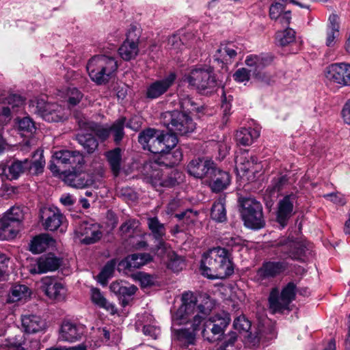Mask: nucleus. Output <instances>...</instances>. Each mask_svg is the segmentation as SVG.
I'll return each instance as SVG.
<instances>
[{"mask_svg": "<svg viewBox=\"0 0 350 350\" xmlns=\"http://www.w3.org/2000/svg\"><path fill=\"white\" fill-rule=\"evenodd\" d=\"M230 322L228 313L221 312L209 317L204 322L202 334L208 342L216 340L221 336Z\"/></svg>", "mask_w": 350, "mask_h": 350, "instance_id": "9", "label": "nucleus"}, {"mask_svg": "<svg viewBox=\"0 0 350 350\" xmlns=\"http://www.w3.org/2000/svg\"><path fill=\"white\" fill-rule=\"evenodd\" d=\"M158 132L159 131L155 129H148L139 133L138 141L139 144L142 145L144 150H147Z\"/></svg>", "mask_w": 350, "mask_h": 350, "instance_id": "53", "label": "nucleus"}, {"mask_svg": "<svg viewBox=\"0 0 350 350\" xmlns=\"http://www.w3.org/2000/svg\"><path fill=\"white\" fill-rule=\"evenodd\" d=\"M44 228L50 231L56 230L62 224L64 216L57 208H44L41 211Z\"/></svg>", "mask_w": 350, "mask_h": 350, "instance_id": "28", "label": "nucleus"}, {"mask_svg": "<svg viewBox=\"0 0 350 350\" xmlns=\"http://www.w3.org/2000/svg\"><path fill=\"white\" fill-rule=\"evenodd\" d=\"M110 290L116 295L122 296H131L135 293L137 290L134 285H124L122 282H113L110 285Z\"/></svg>", "mask_w": 350, "mask_h": 350, "instance_id": "50", "label": "nucleus"}, {"mask_svg": "<svg viewBox=\"0 0 350 350\" xmlns=\"http://www.w3.org/2000/svg\"><path fill=\"white\" fill-rule=\"evenodd\" d=\"M176 77V74L174 72H170L163 79L156 80L150 83L146 90V97L150 99H155L160 97L174 84Z\"/></svg>", "mask_w": 350, "mask_h": 350, "instance_id": "15", "label": "nucleus"}, {"mask_svg": "<svg viewBox=\"0 0 350 350\" xmlns=\"http://www.w3.org/2000/svg\"><path fill=\"white\" fill-rule=\"evenodd\" d=\"M200 43H201V40L199 38L191 33H187L183 38H180L177 35L170 36L168 39L167 44L170 50L178 53L183 49L185 44L190 48H196V46H199Z\"/></svg>", "mask_w": 350, "mask_h": 350, "instance_id": "26", "label": "nucleus"}, {"mask_svg": "<svg viewBox=\"0 0 350 350\" xmlns=\"http://www.w3.org/2000/svg\"><path fill=\"white\" fill-rule=\"evenodd\" d=\"M296 286L289 282L282 289L280 295L278 288H273L269 297V308L272 313H282L289 310V305L295 298Z\"/></svg>", "mask_w": 350, "mask_h": 350, "instance_id": "7", "label": "nucleus"}, {"mask_svg": "<svg viewBox=\"0 0 350 350\" xmlns=\"http://www.w3.org/2000/svg\"><path fill=\"white\" fill-rule=\"evenodd\" d=\"M175 217L179 221H183V223L188 226L197 220L198 212L192 209H187L185 211L175 214Z\"/></svg>", "mask_w": 350, "mask_h": 350, "instance_id": "57", "label": "nucleus"}, {"mask_svg": "<svg viewBox=\"0 0 350 350\" xmlns=\"http://www.w3.org/2000/svg\"><path fill=\"white\" fill-rule=\"evenodd\" d=\"M8 343V346L14 350H39L41 346L38 339L21 332L14 337L9 338Z\"/></svg>", "mask_w": 350, "mask_h": 350, "instance_id": "16", "label": "nucleus"}, {"mask_svg": "<svg viewBox=\"0 0 350 350\" xmlns=\"http://www.w3.org/2000/svg\"><path fill=\"white\" fill-rule=\"evenodd\" d=\"M285 8L282 3H275L271 4L269 8V16L272 20H275L279 18V16L285 12Z\"/></svg>", "mask_w": 350, "mask_h": 350, "instance_id": "62", "label": "nucleus"}, {"mask_svg": "<svg viewBox=\"0 0 350 350\" xmlns=\"http://www.w3.org/2000/svg\"><path fill=\"white\" fill-rule=\"evenodd\" d=\"M118 68L116 59L105 55H94L86 65L91 80L99 85L107 83L114 77Z\"/></svg>", "mask_w": 350, "mask_h": 350, "instance_id": "3", "label": "nucleus"}, {"mask_svg": "<svg viewBox=\"0 0 350 350\" xmlns=\"http://www.w3.org/2000/svg\"><path fill=\"white\" fill-rule=\"evenodd\" d=\"M213 308V301L208 297L198 304L197 297L193 292H184L181 296V305L172 314V325H180L191 322L193 330L173 329L174 340L184 347L193 345L196 338L195 332L200 329L201 323L210 314Z\"/></svg>", "mask_w": 350, "mask_h": 350, "instance_id": "1", "label": "nucleus"}, {"mask_svg": "<svg viewBox=\"0 0 350 350\" xmlns=\"http://www.w3.org/2000/svg\"><path fill=\"white\" fill-rule=\"evenodd\" d=\"M53 243L54 240L51 237L42 234L33 238L30 244V250L35 254L42 253Z\"/></svg>", "mask_w": 350, "mask_h": 350, "instance_id": "40", "label": "nucleus"}, {"mask_svg": "<svg viewBox=\"0 0 350 350\" xmlns=\"http://www.w3.org/2000/svg\"><path fill=\"white\" fill-rule=\"evenodd\" d=\"M54 159L58 164L65 166H72V169L78 165L84 164L83 155L77 150H62L57 151L53 154Z\"/></svg>", "mask_w": 350, "mask_h": 350, "instance_id": "24", "label": "nucleus"}, {"mask_svg": "<svg viewBox=\"0 0 350 350\" xmlns=\"http://www.w3.org/2000/svg\"><path fill=\"white\" fill-rule=\"evenodd\" d=\"M83 96V94L77 88H69L66 90L65 99L68 103V107H72L80 103Z\"/></svg>", "mask_w": 350, "mask_h": 350, "instance_id": "52", "label": "nucleus"}, {"mask_svg": "<svg viewBox=\"0 0 350 350\" xmlns=\"http://www.w3.org/2000/svg\"><path fill=\"white\" fill-rule=\"evenodd\" d=\"M241 215L245 226L252 229H260L265 226L262 207L259 202L252 198L241 202Z\"/></svg>", "mask_w": 350, "mask_h": 350, "instance_id": "8", "label": "nucleus"}, {"mask_svg": "<svg viewBox=\"0 0 350 350\" xmlns=\"http://www.w3.org/2000/svg\"><path fill=\"white\" fill-rule=\"evenodd\" d=\"M163 120L169 131L176 135H187L196 128V124L189 115L181 111H167L163 113Z\"/></svg>", "mask_w": 350, "mask_h": 350, "instance_id": "4", "label": "nucleus"}, {"mask_svg": "<svg viewBox=\"0 0 350 350\" xmlns=\"http://www.w3.org/2000/svg\"><path fill=\"white\" fill-rule=\"evenodd\" d=\"M215 164L213 161L204 159H196L191 160L187 165L189 174L197 178L208 177Z\"/></svg>", "mask_w": 350, "mask_h": 350, "instance_id": "25", "label": "nucleus"}, {"mask_svg": "<svg viewBox=\"0 0 350 350\" xmlns=\"http://www.w3.org/2000/svg\"><path fill=\"white\" fill-rule=\"evenodd\" d=\"M250 72L247 68H241L234 73L233 78L239 83L247 82L250 80Z\"/></svg>", "mask_w": 350, "mask_h": 350, "instance_id": "63", "label": "nucleus"}, {"mask_svg": "<svg viewBox=\"0 0 350 350\" xmlns=\"http://www.w3.org/2000/svg\"><path fill=\"white\" fill-rule=\"evenodd\" d=\"M225 203V196H220L213 203L211 210V217L213 220L217 222H224L226 220Z\"/></svg>", "mask_w": 350, "mask_h": 350, "instance_id": "42", "label": "nucleus"}, {"mask_svg": "<svg viewBox=\"0 0 350 350\" xmlns=\"http://www.w3.org/2000/svg\"><path fill=\"white\" fill-rule=\"evenodd\" d=\"M147 224L150 234L156 241L157 250L165 248L164 237L165 235V228L163 224L161 223L156 217L148 218Z\"/></svg>", "mask_w": 350, "mask_h": 350, "instance_id": "32", "label": "nucleus"}, {"mask_svg": "<svg viewBox=\"0 0 350 350\" xmlns=\"http://www.w3.org/2000/svg\"><path fill=\"white\" fill-rule=\"evenodd\" d=\"M86 128L90 129L94 134H95L102 140L106 139L110 133L109 129L104 128L103 126L93 122L87 123Z\"/></svg>", "mask_w": 350, "mask_h": 350, "instance_id": "56", "label": "nucleus"}, {"mask_svg": "<svg viewBox=\"0 0 350 350\" xmlns=\"http://www.w3.org/2000/svg\"><path fill=\"white\" fill-rule=\"evenodd\" d=\"M202 274L210 279H224L234 273L230 254L223 247H213L205 252L201 260Z\"/></svg>", "mask_w": 350, "mask_h": 350, "instance_id": "2", "label": "nucleus"}, {"mask_svg": "<svg viewBox=\"0 0 350 350\" xmlns=\"http://www.w3.org/2000/svg\"><path fill=\"white\" fill-rule=\"evenodd\" d=\"M233 326L239 332H248L251 327V323L245 316L241 315L234 319Z\"/></svg>", "mask_w": 350, "mask_h": 350, "instance_id": "60", "label": "nucleus"}, {"mask_svg": "<svg viewBox=\"0 0 350 350\" xmlns=\"http://www.w3.org/2000/svg\"><path fill=\"white\" fill-rule=\"evenodd\" d=\"M42 291L51 299L56 301L64 300L66 297V290L64 286L57 282L55 278L44 277L41 280Z\"/></svg>", "mask_w": 350, "mask_h": 350, "instance_id": "19", "label": "nucleus"}, {"mask_svg": "<svg viewBox=\"0 0 350 350\" xmlns=\"http://www.w3.org/2000/svg\"><path fill=\"white\" fill-rule=\"evenodd\" d=\"M28 159L23 161H14L7 169L4 170L5 176L10 180L17 179L21 174L27 169Z\"/></svg>", "mask_w": 350, "mask_h": 350, "instance_id": "45", "label": "nucleus"}, {"mask_svg": "<svg viewBox=\"0 0 350 350\" xmlns=\"http://www.w3.org/2000/svg\"><path fill=\"white\" fill-rule=\"evenodd\" d=\"M238 52H241V49L232 43L221 44L214 55V59L224 64H230Z\"/></svg>", "mask_w": 350, "mask_h": 350, "instance_id": "31", "label": "nucleus"}, {"mask_svg": "<svg viewBox=\"0 0 350 350\" xmlns=\"http://www.w3.org/2000/svg\"><path fill=\"white\" fill-rule=\"evenodd\" d=\"M17 124L19 131L23 132V135L32 134L36 130L34 122L29 117H24L18 119Z\"/></svg>", "mask_w": 350, "mask_h": 350, "instance_id": "55", "label": "nucleus"}, {"mask_svg": "<svg viewBox=\"0 0 350 350\" xmlns=\"http://www.w3.org/2000/svg\"><path fill=\"white\" fill-rule=\"evenodd\" d=\"M105 156L113 175L117 176L119 174L121 168V149L120 148H116L113 150L107 151L105 153Z\"/></svg>", "mask_w": 350, "mask_h": 350, "instance_id": "44", "label": "nucleus"}, {"mask_svg": "<svg viewBox=\"0 0 350 350\" xmlns=\"http://www.w3.org/2000/svg\"><path fill=\"white\" fill-rule=\"evenodd\" d=\"M152 260V257L150 254H133L126 257L120 265L128 269H138Z\"/></svg>", "mask_w": 350, "mask_h": 350, "instance_id": "35", "label": "nucleus"}, {"mask_svg": "<svg viewBox=\"0 0 350 350\" xmlns=\"http://www.w3.org/2000/svg\"><path fill=\"white\" fill-rule=\"evenodd\" d=\"M126 118H120L116 120L111 126L109 128L110 132L112 133L113 135L114 141L116 144L119 143L124 136V129L126 126L128 128L131 129H137V126H133L131 124L132 120H130L129 122L126 123Z\"/></svg>", "mask_w": 350, "mask_h": 350, "instance_id": "39", "label": "nucleus"}, {"mask_svg": "<svg viewBox=\"0 0 350 350\" xmlns=\"http://www.w3.org/2000/svg\"><path fill=\"white\" fill-rule=\"evenodd\" d=\"M258 159L254 156H240L236 159L237 167L243 172L254 173L258 170Z\"/></svg>", "mask_w": 350, "mask_h": 350, "instance_id": "43", "label": "nucleus"}, {"mask_svg": "<svg viewBox=\"0 0 350 350\" xmlns=\"http://www.w3.org/2000/svg\"><path fill=\"white\" fill-rule=\"evenodd\" d=\"M339 18L336 14H332L328 18V23L325 31V45L332 47L336 43L340 36Z\"/></svg>", "mask_w": 350, "mask_h": 350, "instance_id": "33", "label": "nucleus"}, {"mask_svg": "<svg viewBox=\"0 0 350 350\" xmlns=\"http://www.w3.org/2000/svg\"><path fill=\"white\" fill-rule=\"evenodd\" d=\"M184 266L185 262L183 259L174 254L171 256L170 260L167 263L168 268L175 272H178L182 270Z\"/></svg>", "mask_w": 350, "mask_h": 350, "instance_id": "61", "label": "nucleus"}, {"mask_svg": "<svg viewBox=\"0 0 350 350\" xmlns=\"http://www.w3.org/2000/svg\"><path fill=\"white\" fill-rule=\"evenodd\" d=\"M295 40V31L291 28L277 32L276 40L282 46L293 43Z\"/></svg>", "mask_w": 350, "mask_h": 350, "instance_id": "51", "label": "nucleus"}, {"mask_svg": "<svg viewBox=\"0 0 350 350\" xmlns=\"http://www.w3.org/2000/svg\"><path fill=\"white\" fill-rule=\"evenodd\" d=\"M208 178L209 179V187L215 193H219L227 189L231 182L230 174L216 167L215 165Z\"/></svg>", "mask_w": 350, "mask_h": 350, "instance_id": "21", "label": "nucleus"}, {"mask_svg": "<svg viewBox=\"0 0 350 350\" xmlns=\"http://www.w3.org/2000/svg\"><path fill=\"white\" fill-rule=\"evenodd\" d=\"M163 148L166 150H171L176 146L178 143L176 134L174 133H161Z\"/></svg>", "mask_w": 350, "mask_h": 350, "instance_id": "59", "label": "nucleus"}, {"mask_svg": "<svg viewBox=\"0 0 350 350\" xmlns=\"http://www.w3.org/2000/svg\"><path fill=\"white\" fill-rule=\"evenodd\" d=\"M296 202V196L294 194L286 196L282 199L278 206L277 221L284 227L289 218L292 216L293 211V205Z\"/></svg>", "mask_w": 350, "mask_h": 350, "instance_id": "27", "label": "nucleus"}, {"mask_svg": "<svg viewBox=\"0 0 350 350\" xmlns=\"http://www.w3.org/2000/svg\"><path fill=\"white\" fill-rule=\"evenodd\" d=\"M287 183L288 178L286 175H278L272 180L267 191H269L271 195H273L275 193L280 191Z\"/></svg>", "mask_w": 350, "mask_h": 350, "instance_id": "54", "label": "nucleus"}, {"mask_svg": "<svg viewBox=\"0 0 350 350\" xmlns=\"http://www.w3.org/2000/svg\"><path fill=\"white\" fill-rule=\"evenodd\" d=\"M64 181L68 185L77 189H83L92 184L88 174L76 168L64 172Z\"/></svg>", "mask_w": 350, "mask_h": 350, "instance_id": "22", "label": "nucleus"}, {"mask_svg": "<svg viewBox=\"0 0 350 350\" xmlns=\"http://www.w3.org/2000/svg\"><path fill=\"white\" fill-rule=\"evenodd\" d=\"M260 135V131L254 128H243L236 133L237 142L243 146L252 144Z\"/></svg>", "mask_w": 350, "mask_h": 350, "instance_id": "38", "label": "nucleus"}, {"mask_svg": "<svg viewBox=\"0 0 350 350\" xmlns=\"http://www.w3.org/2000/svg\"><path fill=\"white\" fill-rule=\"evenodd\" d=\"M61 265V260L52 254L43 255L38 258L28 266L31 274H42L57 270Z\"/></svg>", "mask_w": 350, "mask_h": 350, "instance_id": "13", "label": "nucleus"}, {"mask_svg": "<svg viewBox=\"0 0 350 350\" xmlns=\"http://www.w3.org/2000/svg\"><path fill=\"white\" fill-rule=\"evenodd\" d=\"M287 268V265L281 261L264 262L262 266L257 270L256 278L259 282L274 278L284 272Z\"/></svg>", "mask_w": 350, "mask_h": 350, "instance_id": "20", "label": "nucleus"}, {"mask_svg": "<svg viewBox=\"0 0 350 350\" xmlns=\"http://www.w3.org/2000/svg\"><path fill=\"white\" fill-rule=\"evenodd\" d=\"M117 262L116 259L108 261L98 275V282L102 285L107 284L108 280L112 277Z\"/></svg>", "mask_w": 350, "mask_h": 350, "instance_id": "49", "label": "nucleus"}, {"mask_svg": "<svg viewBox=\"0 0 350 350\" xmlns=\"http://www.w3.org/2000/svg\"><path fill=\"white\" fill-rule=\"evenodd\" d=\"M79 233L81 242L86 245L96 243L102 236L100 227L97 224L83 223L80 226Z\"/></svg>", "mask_w": 350, "mask_h": 350, "instance_id": "30", "label": "nucleus"}, {"mask_svg": "<svg viewBox=\"0 0 350 350\" xmlns=\"http://www.w3.org/2000/svg\"><path fill=\"white\" fill-rule=\"evenodd\" d=\"M277 245L281 247V251L286 254L291 259L303 260V258L305 256L306 247L300 241L289 238H282L278 242Z\"/></svg>", "mask_w": 350, "mask_h": 350, "instance_id": "17", "label": "nucleus"}, {"mask_svg": "<svg viewBox=\"0 0 350 350\" xmlns=\"http://www.w3.org/2000/svg\"><path fill=\"white\" fill-rule=\"evenodd\" d=\"M36 112L45 121L58 122L67 118L66 109L57 103H45L39 100L37 103Z\"/></svg>", "mask_w": 350, "mask_h": 350, "instance_id": "10", "label": "nucleus"}, {"mask_svg": "<svg viewBox=\"0 0 350 350\" xmlns=\"http://www.w3.org/2000/svg\"><path fill=\"white\" fill-rule=\"evenodd\" d=\"M24 103L23 98L17 94H10L0 96V116L9 118L11 111H16V109L22 106Z\"/></svg>", "mask_w": 350, "mask_h": 350, "instance_id": "29", "label": "nucleus"}, {"mask_svg": "<svg viewBox=\"0 0 350 350\" xmlns=\"http://www.w3.org/2000/svg\"><path fill=\"white\" fill-rule=\"evenodd\" d=\"M85 329V326L82 324L64 321L61 326L59 338L63 341L75 342L81 339Z\"/></svg>", "mask_w": 350, "mask_h": 350, "instance_id": "18", "label": "nucleus"}, {"mask_svg": "<svg viewBox=\"0 0 350 350\" xmlns=\"http://www.w3.org/2000/svg\"><path fill=\"white\" fill-rule=\"evenodd\" d=\"M22 325L27 333H36L45 327V322L36 315H25L22 317Z\"/></svg>", "mask_w": 350, "mask_h": 350, "instance_id": "37", "label": "nucleus"}, {"mask_svg": "<svg viewBox=\"0 0 350 350\" xmlns=\"http://www.w3.org/2000/svg\"><path fill=\"white\" fill-rule=\"evenodd\" d=\"M325 77L340 85L350 86V64H332L326 68Z\"/></svg>", "mask_w": 350, "mask_h": 350, "instance_id": "12", "label": "nucleus"}, {"mask_svg": "<svg viewBox=\"0 0 350 350\" xmlns=\"http://www.w3.org/2000/svg\"><path fill=\"white\" fill-rule=\"evenodd\" d=\"M23 217V208L14 206L8 210L0 219V237L4 239L14 238L20 230Z\"/></svg>", "mask_w": 350, "mask_h": 350, "instance_id": "5", "label": "nucleus"}, {"mask_svg": "<svg viewBox=\"0 0 350 350\" xmlns=\"http://www.w3.org/2000/svg\"><path fill=\"white\" fill-rule=\"evenodd\" d=\"M77 139L88 153L94 152L98 148V143L92 133H79L77 136Z\"/></svg>", "mask_w": 350, "mask_h": 350, "instance_id": "46", "label": "nucleus"}, {"mask_svg": "<svg viewBox=\"0 0 350 350\" xmlns=\"http://www.w3.org/2000/svg\"><path fill=\"white\" fill-rule=\"evenodd\" d=\"M139 34L136 27H131L126 38L118 49V54L124 61L135 59L139 53Z\"/></svg>", "mask_w": 350, "mask_h": 350, "instance_id": "11", "label": "nucleus"}, {"mask_svg": "<svg viewBox=\"0 0 350 350\" xmlns=\"http://www.w3.org/2000/svg\"><path fill=\"white\" fill-rule=\"evenodd\" d=\"M183 81L200 93L208 92L216 86L215 77L209 69H193L185 75Z\"/></svg>", "mask_w": 350, "mask_h": 350, "instance_id": "6", "label": "nucleus"}, {"mask_svg": "<svg viewBox=\"0 0 350 350\" xmlns=\"http://www.w3.org/2000/svg\"><path fill=\"white\" fill-rule=\"evenodd\" d=\"M33 161L28 160L27 169L32 174L38 175L43 172L45 165L42 152L37 150L33 154Z\"/></svg>", "mask_w": 350, "mask_h": 350, "instance_id": "47", "label": "nucleus"}, {"mask_svg": "<svg viewBox=\"0 0 350 350\" xmlns=\"http://www.w3.org/2000/svg\"><path fill=\"white\" fill-rule=\"evenodd\" d=\"M179 102L183 113H193L200 111L199 104L193 100L189 95L186 94H180Z\"/></svg>", "mask_w": 350, "mask_h": 350, "instance_id": "48", "label": "nucleus"}, {"mask_svg": "<svg viewBox=\"0 0 350 350\" xmlns=\"http://www.w3.org/2000/svg\"><path fill=\"white\" fill-rule=\"evenodd\" d=\"M90 299L92 302L100 308L105 309L111 314H115L118 310L116 306L109 302L98 288L92 287L90 289Z\"/></svg>", "mask_w": 350, "mask_h": 350, "instance_id": "34", "label": "nucleus"}, {"mask_svg": "<svg viewBox=\"0 0 350 350\" xmlns=\"http://www.w3.org/2000/svg\"><path fill=\"white\" fill-rule=\"evenodd\" d=\"M237 339V335L236 333H230L224 344L220 347L219 350H234V345Z\"/></svg>", "mask_w": 350, "mask_h": 350, "instance_id": "64", "label": "nucleus"}, {"mask_svg": "<svg viewBox=\"0 0 350 350\" xmlns=\"http://www.w3.org/2000/svg\"><path fill=\"white\" fill-rule=\"evenodd\" d=\"M31 294L30 288L24 284H14L10 288L8 297V303L26 301Z\"/></svg>", "mask_w": 350, "mask_h": 350, "instance_id": "36", "label": "nucleus"}, {"mask_svg": "<svg viewBox=\"0 0 350 350\" xmlns=\"http://www.w3.org/2000/svg\"><path fill=\"white\" fill-rule=\"evenodd\" d=\"M271 61V57L267 55H250L246 57L245 63L250 68V72H253L258 79L264 81V74L261 70L270 64Z\"/></svg>", "mask_w": 350, "mask_h": 350, "instance_id": "23", "label": "nucleus"}, {"mask_svg": "<svg viewBox=\"0 0 350 350\" xmlns=\"http://www.w3.org/2000/svg\"><path fill=\"white\" fill-rule=\"evenodd\" d=\"M159 161H154L148 163L144 166V171L146 174V178L152 185L157 188V187H172L176 184V180L172 178H164L161 171L158 168L161 165Z\"/></svg>", "mask_w": 350, "mask_h": 350, "instance_id": "14", "label": "nucleus"}, {"mask_svg": "<svg viewBox=\"0 0 350 350\" xmlns=\"http://www.w3.org/2000/svg\"><path fill=\"white\" fill-rule=\"evenodd\" d=\"M183 158V153L180 149H176L173 152L170 150H166L163 152L159 158L157 160L159 164L167 167H173L178 164Z\"/></svg>", "mask_w": 350, "mask_h": 350, "instance_id": "41", "label": "nucleus"}, {"mask_svg": "<svg viewBox=\"0 0 350 350\" xmlns=\"http://www.w3.org/2000/svg\"><path fill=\"white\" fill-rule=\"evenodd\" d=\"M148 150L150 151L154 154H162L165 152L163 148V144L162 142L161 133H157L153 141L147 148Z\"/></svg>", "mask_w": 350, "mask_h": 350, "instance_id": "58", "label": "nucleus"}]
</instances>
